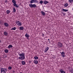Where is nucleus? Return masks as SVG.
Instances as JSON below:
<instances>
[{
    "label": "nucleus",
    "mask_w": 73,
    "mask_h": 73,
    "mask_svg": "<svg viewBox=\"0 0 73 73\" xmlns=\"http://www.w3.org/2000/svg\"><path fill=\"white\" fill-rule=\"evenodd\" d=\"M16 23L18 25V26H21V25H22V23H21V22L19 21H17Z\"/></svg>",
    "instance_id": "nucleus-4"
},
{
    "label": "nucleus",
    "mask_w": 73,
    "mask_h": 73,
    "mask_svg": "<svg viewBox=\"0 0 73 73\" xmlns=\"http://www.w3.org/2000/svg\"><path fill=\"white\" fill-rule=\"evenodd\" d=\"M22 64V65H25V61H22L21 62Z\"/></svg>",
    "instance_id": "nucleus-20"
},
{
    "label": "nucleus",
    "mask_w": 73,
    "mask_h": 73,
    "mask_svg": "<svg viewBox=\"0 0 73 73\" xmlns=\"http://www.w3.org/2000/svg\"><path fill=\"white\" fill-rule=\"evenodd\" d=\"M68 1L70 3H72L73 2V0H68Z\"/></svg>",
    "instance_id": "nucleus-22"
},
{
    "label": "nucleus",
    "mask_w": 73,
    "mask_h": 73,
    "mask_svg": "<svg viewBox=\"0 0 73 73\" xmlns=\"http://www.w3.org/2000/svg\"><path fill=\"white\" fill-rule=\"evenodd\" d=\"M29 6L31 7V8H33V4H29Z\"/></svg>",
    "instance_id": "nucleus-21"
},
{
    "label": "nucleus",
    "mask_w": 73,
    "mask_h": 73,
    "mask_svg": "<svg viewBox=\"0 0 73 73\" xmlns=\"http://www.w3.org/2000/svg\"><path fill=\"white\" fill-rule=\"evenodd\" d=\"M17 29V28H16V27H14L13 28L11 29V30H14V31H15V30H16V29Z\"/></svg>",
    "instance_id": "nucleus-17"
},
{
    "label": "nucleus",
    "mask_w": 73,
    "mask_h": 73,
    "mask_svg": "<svg viewBox=\"0 0 73 73\" xmlns=\"http://www.w3.org/2000/svg\"><path fill=\"white\" fill-rule=\"evenodd\" d=\"M13 12H16V9L15 7L13 8Z\"/></svg>",
    "instance_id": "nucleus-28"
},
{
    "label": "nucleus",
    "mask_w": 73,
    "mask_h": 73,
    "mask_svg": "<svg viewBox=\"0 0 73 73\" xmlns=\"http://www.w3.org/2000/svg\"><path fill=\"white\" fill-rule=\"evenodd\" d=\"M70 72L72 73H73V69H71L70 71Z\"/></svg>",
    "instance_id": "nucleus-31"
},
{
    "label": "nucleus",
    "mask_w": 73,
    "mask_h": 73,
    "mask_svg": "<svg viewBox=\"0 0 73 73\" xmlns=\"http://www.w3.org/2000/svg\"><path fill=\"white\" fill-rule=\"evenodd\" d=\"M60 53L61 56L63 58H64L65 57V53L64 52L62 51V52H60Z\"/></svg>",
    "instance_id": "nucleus-3"
},
{
    "label": "nucleus",
    "mask_w": 73,
    "mask_h": 73,
    "mask_svg": "<svg viewBox=\"0 0 73 73\" xmlns=\"http://www.w3.org/2000/svg\"><path fill=\"white\" fill-rule=\"evenodd\" d=\"M25 37H26V38H27V39H28V38L30 36H29V35L28 34L26 33L25 34Z\"/></svg>",
    "instance_id": "nucleus-7"
},
{
    "label": "nucleus",
    "mask_w": 73,
    "mask_h": 73,
    "mask_svg": "<svg viewBox=\"0 0 73 73\" xmlns=\"http://www.w3.org/2000/svg\"><path fill=\"white\" fill-rule=\"evenodd\" d=\"M38 1H37V0H32L30 1V3L32 4V3H38Z\"/></svg>",
    "instance_id": "nucleus-5"
},
{
    "label": "nucleus",
    "mask_w": 73,
    "mask_h": 73,
    "mask_svg": "<svg viewBox=\"0 0 73 73\" xmlns=\"http://www.w3.org/2000/svg\"><path fill=\"white\" fill-rule=\"evenodd\" d=\"M62 10L63 11H64V12H68V10L64 9H62Z\"/></svg>",
    "instance_id": "nucleus-24"
},
{
    "label": "nucleus",
    "mask_w": 73,
    "mask_h": 73,
    "mask_svg": "<svg viewBox=\"0 0 73 73\" xmlns=\"http://www.w3.org/2000/svg\"><path fill=\"white\" fill-rule=\"evenodd\" d=\"M48 40H50L49 39H48Z\"/></svg>",
    "instance_id": "nucleus-37"
},
{
    "label": "nucleus",
    "mask_w": 73,
    "mask_h": 73,
    "mask_svg": "<svg viewBox=\"0 0 73 73\" xmlns=\"http://www.w3.org/2000/svg\"><path fill=\"white\" fill-rule=\"evenodd\" d=\"M6 13L7 14H9V13H11V11L7 10L6 11Z\"/></svg>",
    "instance_id": "nucleus-14"
},
{
    "label": "nucleus",
    "mask_w": 73,
    "mask_h": 73,
    "mask_svg": "<svg viewBox=\"0 0 73 73\" xmlns=\"http://www.w3.org/2000/svg\"><path fill=\"white\" fill-rule=\"evenodd\" d=\"M19 29L20 30H23L24 29V27H19Z\"/></svg>",
    "instance_id": "nucleus-16"
},
{
    "label": "nucleus",
    "mask_w": 73,
    "mask_h": 73,
    "mask_svg": "<svg viewBox=\"0 0 73 73\" xmlns=\"http://www.w3.org/2000/svg\"><path fill=\"white\" fill-rule=\"evenodd\" d=\"M12 47H13L12 45L10 44L8 48H12Z\"/></svg>",
    "instance_id": "nucleus-15"
},
{
    "label": "nucleus",
    "mask_w": 73,
    "mask_h": 73,
    "mask_svg": "<svg viewBox=\"0 0 73 73\" xmlns=\"http://www.w3.org/2000/svg\"><path fill=\"white\" fill-rule=\"evenodd\" d=\"M36 5L35 4H33V8H36Z\"/></svg>",
    "instance_id": "nucleus-26"
},
{
    "label": "nucleus",
    "mask_w": 73,
    "mask_h": 73,
    "mask_svg": "<svg viewBox=\"0 0 73 73\" xmlns=\"http://www.w3.org/2000/svg\"><path fill=\"white\" fill-rule=\"evenodd\" d=\"M19 56L20 57H19V60H24L25 59V54L24 53H21L19 54Z\"/></svg>",
    "instance_id": "nucleus-1"
},
{
    "label": "nucleus",
    "mask_w": 73,
    "mask_h": 73,
    "mask_svg": "<svg viewBox=\"0 0 73 73\" xmlns=\"http://www.w3.org/2000/svg\"><path fill=\"white\" fill-rule=\"evenodd\" d=\"M13 73H15V71L14 70H13Z\"/></svg>",
    "instance_id": "nucleus-34"
},
{
    "label": "nucleus",
    "mask_w": 73,
    "mask_h": 73,
    "mask_svg": "<svg viewBox=\"0 0 73 73\" xmlns=\"http://www.w3.org/2000/svg\"><path fill=\"white\" fill-rule=\"evenodd\" d=\"M49 42H50V41Z\"/></svg>",
    "instance_id": "nucleus-38"
},
{
    "label": "nucleus",
    "mask_w": 73,
    "mask_h": 73,
    "mask_svg": "<svg viewBox=\"0 0 73 73\" xmlns=\"http://www.w3.org/2000/svg\"><path fill=\"white\" fill-rule=\"evenodd\" d=\"M3 33L5 36H7V35H8V33L5 31Z\"/></svg>",
    "instance_id": "nucleus-18"
},
{
    "label": "nucleus",
    "mask_w": 73,
    "mask_h": 73,
    "mask_svg": "<svg viewBox=\"0 0 73 73\" xmlns=\"http://www.w3.org/2000/svg\"><path fill=\"white\" fill-rule=\"evenodd\" d=\"M13 5L14 6V7H18L17 6V4L16 3H15L13 4Z\"/></svg>",
    "instance_id": "nucleus-19"
},
{
    "label": "nucleus",
    "mask_w": 73,
    "mask_h": 73,
    "mask_svg": "<svg viewBox=\"0 0 73 73\" xmlns=\"http://www.w3.org/2000/svg\"><path fill=\"white\" fill-rule=\"evenodd\" d=\"M0 42H1V40H0Z\"/></svg>",
    "instance_id": "nucleus-36"
},
{
    "label": "nucleus",
    "mask_w": 73,
    "mask_h": 73,
    "mask_svg": "<svg viewBox=\"0 0 73 73\" xmlns=\"http://www.w3.org/2000/svg\"><path fill=\"white\" fill-rule=\"evenodd\" d=\"M41 13L43 16H44V15H45V12H44V11H41Z\"/></svg>",
    "instance_id": "nucleus-12"
},
{
    "label": "nucleus",
    "mask_w": 73,
    "mask_h": 73,
    "mask_svg": "<svg viewBox=\"0 0 73 73\" xmlns=\"http://www.w3.org/2000/svg\"><path fill=\"white\" fill-rule=\"evenodd\" d=\"M5 3H7L8 2V1L7 0H5Z\"/></svg>",
    "instance_id": "nucleus-33"
},
{
    "label": "nucleus",
    "mask_w": 73,
    "mask_h": 73,
    "mask_svg": "<svg viewBox=\"0 0 73 73\" xmlns=\"http://www.w3.org/2000/svg\"><path fill=\"white\" fill-rule=\"evenodd\" d=\"M4 25H5V27H7L9 26V25L7 23H5L4 24Z\"/></svg>",
    "instance_id": "nucleus-9"
},
{
    "label": "nucleus",
    "mask_w": 73,
    "mask_h": 73,
    "mask_svg": "<svg viewBox=\"0 0 73 73\" xmlns=\"http://www.w3.org/2000/svg\"><path fill=\"white\" fill-rule=\"evenodd\" d=\"M63 15L64 16H65V13H63Z\"/></svg>",
    "instance_id": "nucleus-35"
},
{
    "label": "nucleus",
    "mask_w": 73,
    "mask_h": 73,
    "mask_svg": "<svg viewBox=\"0 0 73 73\" xmlns=\"http://www.w3.org/2000/svg\"><path fill=\"white\" fill-rule=\"evenodd\" d=\"M40 4H42V3H43V1H40Z\"/></svg>",
    "instance_id": "nucleus-32"
},
{
    "label": "nucleus",
    "mask_w": 73,
    "mask_h": 73,
    "mask_svg": "<svg viewBox=\"0 0 73 73\" xmlns=\"http://www.w3.org/2000/svg\"><path fill=\"white\" fill-rule=\"evenodd\" d=\"M9 50L7 49H5V53H8V52Z\"/></svg>",
    "instance_id": "nucleus-23"
},
{
    "label": "nucleus",
    "mask_w": 73,
    "mask_h": 73,
    "mask_svg": "<svg viewBox=\"0 0 73 73\" xmlns=\"http://www.w3.org/2000/svg\"><path fill=\"white\" fill-rule=\"evenodd\" d=\"M44 3V4H47V3H49V2H48V1H43Z\"/></svg>",
    "instance_id": "nucleus-13"
},
{
    "label": "nucleus",
    "mask_w": 73,
    "mask_h": 73,
    "mask_svg": "<svg viewBox=\"0 0 73 73\" xmlns=\"http://www.w3.org/2000/svg\"><path fill=\"white\" fill-rule=\"evenodd\" d=\"M58 46L59 48H62V44L60 42H58Z\"/></svg>",
    "instance_id": "nucleus-6"
},
{
    "label": "nucleus",
    "mask_w": 73,
    "mask_h": 73,
    "mask_svg": "<svg viewBox=\"0 0 73 73\" xmlns=\"http://www.w3.org/2000/svg\"><path fill=\"white\" fill-rule=\"evenodd\" d=\"M12 2L13 3H14V4L15 3H16V1L15 0H13L12 1Z\"/></svg>",
    "instance_id": "nucleus-27"
},
{
    "label": "nucleus",
    "mask_w": 73,
    "mask_h": 73,
    "mask_svg": "<svg viewBox=\"0 0 73 73\" xmlns=\"http://www.w3.org/2000/svg\"><path fill=\"white\" fill-rule=\"evenodd\" d=\"M49 50V47H47L45 48V52H46L48 50Z\"/></svg>",
    "instance_id": "nucleus-10"
},
{
    "label": "nucleus",
    "mask_w": 73,
    "mask_h": 73,
    "mask_svg": "<svg viewBox=\"0 0 73 73\" xmlns=\"http://www.w3.org/2000/svg\"><path fill=\"white\" fill-rule=\"evenodd\" d=\"M12 68V67L11 66H9L8 68V69H9V70H11Z\"/></svg>",
    "instance_id": "nucleus-25"
},
{
    "label": "nucleus",
    "mask_w": 73,
    "mask_h": 73,
    "mask_svg": "<svg viewBox=\"0 0 73 73\" xmlns=\"http://www.w3.org/2000/svg\"><path fill=\"white\" fill-rule=\"evenodd\" d=\"M34 58L35 60H37L38 58V57L37 56H35Z\"/></svg>",
    "instance_id": "nucleus-30"
},
{
    "label": "nucleus",
    "mask_w": 73,
    "mask_h": 73,
    "mask_svg": "<svg viewBox=\"0 0 73 73\" xmlns=\"http://www.w3.org/2000/svg\"><path fill=\"white\" fill-rule=\"evenodd\" d=\"M1 73H6L8 71L7 69L5 68H2L1 69Z\"/></svg>",
    "instance_id": "nucleus-2"
},
{
    "label": "nucleus",
    "mask_w": 73,
    "mask_h": 73,
    "mask_svg": "<svg viewBox=\"0 0 73 73\" xmlns=\"http://www.w3.org/2000/svg\"><path fill=\"white\" fill-rule=\"evenodd\" d=\"M60 72L61 73H65V71L63 70H60Z\"/></svg>",
    "instance_id": "nucleus-11"
},
{
    "label": "nucleus",
    "mask_w": 73,
    "mask_h": 73,
    "mask_svg": "<svg viewBox=\"0 0 73 73\" xmlns=\"http://www.w3.org/2000/svg\"><path fill=\"white\" fill-rule=\"evenodd\" d=\"M68 5V3H66L64 5V6L65 7H66Z\"/></svg>",
    "instance_id": "nucleus-29"
},
{
    "label": "nucleus",
    "mask_w": 73,
    "mask_h": 73,
    "mask_svg": "<svg viewBox=\"0 0 73 73\" xmlns=\"http://www.w3.org/2000/svg\"><path fill=\"white\" fill-rule=\"evenodd\" d=\"M33 62L35 64H38V61L37 60H34L33 61Z\"/></svg>",
    "instance_id": "nucleus-8"
}]
</instances>
